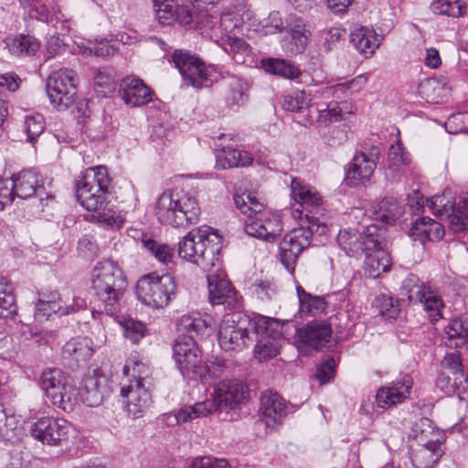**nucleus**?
I'll return each mask as SVG.
<instances>
[{
  "label": "nucleus",
  "mask_w": 468,
  "mask_h": 468,
  "mask_svg": "<svg viewBox=\"0 0 468 468\" xmlns=\"http://www.w3.org/2000/svg\"><path fill=\"white\" fill-rule=\"evenodd\" d=\"M111 177L104 165L89 167L84 170L75 183L78 202L101 223L119 226L122 222L120 214L108 200Z\"/></svg>",
  "instance_id": "1"
},
{
  "label": "nucleus",
  "mask_w": 468,
  "mask_h": 468,
  "mask_svg": "<svg viewBox=\"0 0 468 468\" xmlns=\"http://www.w3.org/2000/svg\"><path fill=\"white\" fill-rule=\"evenodd\" d=\"M222 249V237L208 226H201L190 230L178 243V255L181 259L197 265L204 271L220 266L219 253Z\"/></svg>",
  "instance_id": "2"
},
{
  "label": "nucleus",
  "mask_w": 468,
  "mask_h": 468,
  "mask_svg": "<svg viewBox=\"0 0 468 468\" xmlns=\"http://www.w3.org/2000/svg\"><path fill=\"white\" fill-rule=\"evenodd\" d=\"M234 202L247 216L244 229L248 235L270 242L280 237L283 230L281 216L265 208L253 194L235 195Z\"/></svg>",
  "instance_id": "3"
},
{
  "label": "nucleus",
  "mask_w": 468,
  "mask_h": 468,
  "mask_svg": "<svg viewBox=\"0 0 468 468\" xmlns=\"http://www.w3.org/2000/svg\"><path fill=\"white\" fill-rule=\"evenodd\" d=\"M90 283L106 314L114 315L127 286L122 268L115 261H101L91 271Z\"/></svg>",
  "instance_id": "4"
},
{
  "label": "nucleus",
  "mask_w": 468,
  "mask_h": 468,
  "mask_svg": "<svg viewBox=\"0 0 468 468\" xmlns=\"http://www.w3.org/2000/svg\"><path fill=\"white\" fill-rule=\"evenodd\" d=\"M197 197L190 192L181 197L173 191L162 193L154 204V215L163 224L174 228H185L196 224L200 216Z\"/></svg>",
  "instance_id": "5"
},
{
  "label": "nucleus",
  "mask_w": 468,
  "mask_h": 468,
  "mask_svg": "<svg viewBox=\"0 0 468 468\" xmlns=\"http://www.w3.org/2000/svg\"><path fill=\"white\" fill-rule=\"evenodd\" d=\"M41 382V388L54 406L64 411H71L74 406L82 402L89 407L101 403L102 395L99 382Z\"/></svg>",
  "instance_id": "6"
},
{
  "label": "nucleus",
  "mask_w": 468,
  "mask_h": 468,
  "mask_svg": "<svg viewBox=\"0 0 468 468\" xmlns=\"http://www.w3.org/2000/svg\"><path fill=\"white\" fill-rule=\"evenodd\" d=\"M172 59L185 84L195 89L209 88L219 80L230 76L226 67L206 64L196 55L182 49L175 50Z\"/></svg>",
  "instance_id": "7"
},
{
  "label": "nucleus",
  "mask_w": 468,
  "mask_h": 468,
  "mask_svg": "<svg viewBox=\"0 0 468 468\" xmlns=\"http://www.w3.org/2000/svg\"><path fill=\"white\" fill-rule=\"evenodd\" d=\"M432 432V422L428 418L420 419L410 429L409 438L418 444L410 453L415 468H433L443 454L442 443L439 440L428 439Z\"/></svg>",
  "instance_id": "8"
},
{
  "label": "nucleus",
  "mask_w": 468,
  "mask_h": 468,
  "mask_svg": "<svg viewBox=\"0 0 468 468\" xmlns=\"http://www.w3.org/2000/svg\"><path fill=\"white\" fill-rule=\"evenodd\" d=\"M403 290L410 303L422 305L431 323L443 318L445 303L439 289L431 282H421L417 276L410 274L403 282Z\"/></svg>",
  "instance_id": "9"
},
{
  "label": "nucleus",
  "mask_w": 468,
  "mask_h": 468,
  "mask_svg": "<svg viewBox=\"0 0 468 468\" xmlns=\"http://www.w3.org/2000/svg\"><path fill=\"white\" fill-rule=\"evenodd\" d=\"M176 285L171 275L151 273L143 276L136 284L138 300L154 309L164 308L176 295Z\"/></svg>",
  "instance_id": "10"
},
{
  "label": "nucleus",
  "mask_w": 468,
  "mask_h": 468,
  "mask_svg": "<svg viewBox=\"0 0 468 468\" xmlns=\"http://www.w3.org/2000/svg\"><path fill=\"white\" fill-rule=\"evenodd\" d=\"M430 210L439 218H447L449 227L454 232L468 229V195L456 200L450 190L427 200Z\"/></svg>",
  "instance_id": "11"
},
{
  "label": "nucleus",
  "mask_w": 468,
  "mask_h": 468,
  "mask_svg": "<svg viewBox=\"0 0 468 468\" xmlns=\"http://www.w3.org/2000/svg\"><path fill=\"white\" fill-rule=\"evenodd\" d=\"M77 74L68 68L53 71L47 80V94L50 103L59 111L70 107L77 94Z\"/></svg>",
  "instance_id": "12"
},
{
  "label": "nucleus",
  "mask_w": 468,
  "mask_h": 468,
  "mask_svg": "<svg viewBox=\"0 0 468 468\" xmlns=\"http://www.w3.org/2000/svg\"><path fill=\"white\" fill-rule=\"evenodd\" d=\"M249 318L239 312L224 315L218 330V344L226 351L241 350L252 341L248 334Z\"/></svg>",
  "instance_id": "13"
},
{
  "label": "nucleus",
  "mask_w": 468,
  "mask_h": 468,
  "mask_svg": "<svg viewBox=\"0 0 468 468\" xmlns=\"http://www.w3.org/2000/svg\"><path fill=\"white\" fill-rule=\"evenodd\" d=\"M173 358L184 378H195L202 353L192 335L177 336L173 346Z\"/></svg>",
  "instance_id": "14"
},
{
  "label": "nucleus",
  "mask_w": 468,
  "mask_h": 468,
  "mask_svg": "<svg viewBox=\"0 0 468 468\" xmlns=\"http://www.w3.org/2000/svg\"><path fill=\"white\" fill-rule=\"evenodd\" d=\"M250 388L246 382H218L214 388L212 411H229L248 401Z\"/></svg>",
  "instance_id": "15"
},
{
  "label": "nucleus",
  "mask_w": 468,
  "mask_h": 468,
  "mask_svg": "<svg viewBox=\"0 0 468 468\" xmlns=\"http://www.w3.org/2000/svg\"><path fill=\"white\" fill-rule=\"evenodd\" d=\"M310 244V232L303 224L284 236L280 243L279 257L290 273H293L297 258Z\"/></svg>",
  "instance_id": "16"
},
{
  "label": "nucleus",
  "mask_w": 468,
  "mask_h": 468,
  "mask_svg": "<svg viewBox=\"0 0 468 468\" xmlns=\"http://www.w3.org/2000/svg\"><path fill=\"white\" fill-rule=\"evenodd\" d=\"M379 231L380 229L376 225L368 226L364 233L356 229H344L339 232L337 242L348 256H358L366 250L375 248L378 244Z\"/></svg>",
  "instance_id": "17"
},
{
  "label": "nucleus",
  "mask_w": 468,
  "mask_h": 468,
  "mask_svg": "<svg viewBox=\"0 0 468 468\" xmlns=\"http://www.w3.org/2000/svg\"><path fill=\"white\" fill-rule=\"evenodd\" d=\"M218 149L216 151L217 165L222 169L250 165L253 157L247 151L237 149L232 143L239 141L237 134L222 133L218 137Z\"/></svg>",
  "instance_id": "18"
},
{
  "label": "nucleus",
  "mask_w": 468,
  "mask_h": 468,
  "mask_svg": "<svg viewBox=\"0 0 468 468\" xmlns=\"http://www.w3.org/2000/svg\"><path fill=\"white\" fill-rule=\"evenodd\" d=\"M380 156L378 147H371L368 153L360 152L355 154L346 174V182L350 186H356L368 181L377 168Z\"/></svg>",
  "instance_id": "19"
},
{
  "label": "nucleus",
  "mask_w": 468,
  "mask_h": 468,
  "mask_svg": "<svg viewBox=\"0 0 468 468\" xmlns=\"http://www.w3.org/2000/svg\"><path fill=\"white\" fill-rule=\"evenodd\" d=\"M63 300L58 293H51L47 298H41L36 304L35 316L37 319H48L52 314L69 315L86 308V301L81 297Z\"/></svg>",
  "instance_id": "20"
},
{
  "label": "nucleus",
  "mask_w": 468,
  "mask_h": 468,
  "mask_svg": "<svg viewBox=\"0 0 468 468\" xmlns=\"http://www.w3.org/2000/svg\"><path fill=\"white\" fill-rule=\"evenodd\" d=\"M70 430L71 426L66 420L42 418L32 426L31 434L43 443L60 445L68 441Z\"/></svg>",
  "instance_id": "21"
},
{
  "label": "nucleus",
  "mask_w": 468,
  "mask_h": 468,
  "mask_svg": "<svg viewBox=\"0 0 468 468\" xmlns=\"http://www.w3.org/2000/svg\"><path fill=\"white\" fill-rule=\"evenodd\" d=\"M209 302L215 304H225L229 309L240 307L239 298L237 291L230 282L226 279L225 274L217 272L207 275Z\"/></svg>",
  "instance_id": "22"
},
{
  "label": "nucleus",
  "mask_w": 468,
  "mask_h": 468,
  "mask_svg": "<svg viewBox=\"0 0 468 468\" xmlns=\"http://www.w3.org/2000/svg\"><path fill=\"white\" fill-rule=\"evenodd\" d=\"M121 396L126 399L127 411L133 419L140 418L151 402V396L144 382H129L121 388Z\"/></svg>",
  "instance_id": "23"
},
{
  "label": "nucleus",
  "mask_w": 468,
  "mask_h": 468,
  "mask_svg": "<svg viewBox=\"0 0 468 468\" xmlns=\"http://www.w3.org/2000/svg\"><path fill=\"white\" fill-rule=\"evenodd\" d=\"M120 95L126 105L141 107L153 100V93L144 81L134 77L124 78L120 84Z\"/></svg>",
  "instance_id": "24"
},
{
  "label": "nucleus",
  "mask_w": 468,
  "mask_h": 468,
  "mask_svg": "<svg viewBox=\"0 0 468 468\" xmlns=\"http://www.w3.org/2000/svg\"><path fill=\"white\" fill-rule=\"evenodd\" d=\"M260 412L266 424L281 423L287 415V402L276 391L265 390L261 395Z\"/></svg>",
  "instance_id": "25"
},
{
  "label": "nucleus",
  "mask_w": 468,
  "mask_h": 468,
  "mask_svg": "<svg viewBox=\"0 0 468 468\" xmlns=\"http://www.w3.org/2000/svg\"><path fill=\"white\" fill-rule=\"evenodd\" d=\"M290 186L292 198L303 209L313 211L324 204L320 192L302 178L292 177Z\"/></svg>",
  "instance_id": "26"
},
{
  "label": "nucleus",
  "mask_w": 468,
  "mask_h": 468,
  "mask_svg": "<svg viewBox=\"0 0 468 468\" xmlns=\"http://www.w3.org/2000/svg\"><path fill=\"white\" fill-rule=\"evenodd\" d=\"M296 340L303 345L321 349L330 341L332 328L325 322H312L306 326L299 328L295 335Z\"/></svg>",
  "instance_id": "27"
},
{
  "label": "nucleus",
  "mask_w": 468,
  "mask_h": 468,
  "mask_svg": "<svg viewBox=\"0 0 468 468\" xmlns=\"http://www.w3.org/2000/svg\"><path fill=\"white\" fill-rule=\"evenodd\" d=\"M213 318L207 314L191 312L181 315L176 321V329L182 335L205 337L210 335Z\"/></svg>",
  "instance_id": "28"
},
{
  "label": "nucleus",
  "mask_w": 468,
  "mask_h": 468,
  "mask_svg": "<svg viewBox=\"0 0 468 468\" xmlns=\"http://www.w3.org/2000/svg\"><path fill=\"white\" fill-rule=\"evenodd\" d=\"M94 352L93 342L89 337L78 336L69 340L63 346L62 356L70 367L86 364Z\"/></svg>",
  "instance_id": "29"
},
{
  "label": "nucleus",
  "mask_w": 468,
  "mask_h": 468,
  "mask_svg": "<svg viewBox=\"0 0 468 468\" xmlns=\"http://www.w3.org/2000/svg\"><path fill=\"white\" fill-rule=\"evenodd\" d=\"M383 238L378 234V244L375 248L366 250L365 272L370 278H378L391 267V259L388 252L382 246Z\"/></svg>",
  "instance_id": "30"
},
{
  "label": "nucleus",
  "mask_w": 468,
  "mask_h": 468,
  "mask_svg": "<svg viewBox=\"0 0 468 468\" xmlns=\"http://www.w3.org/2000/svg\"><path fill=\"white\" fill-rule=\"evenodd\" d=\"M282 108L288 112L301 114L298 122L303 126L314 122V111L311 97L303 90H295L283 96Z\"/></svg>",
  "instance_id": "31"
},
{
  "label": "nucleus",
  "mask_w": 468,
  "mask_h": 468,
  "mask_svg": "<svg viewBox=\"0 0 468 468\" xmlns=\"http://www.w3.org/2000/svg\"><path fill=\"white\" fill-rule=\"evenodd\" d=\"M411 386L406 382H389L378 389L375 402L378 408L388 409L403 402L410 394Z\"/></svg>",
  "instance_id": "32"
},
{
  "label": "nucleus",
  "mask_w": 468,
  "mask_h": 468,
  "mask_svg": "<svg viewBox=\"0 0 468 468\" xmlns=\"http://www.w3.org/2000/svg\"><path fill=\"white\" fill-rule=\"evenodd\" d=\"M24 15L31 19L48 23L58 18L57 0H17Z\"/></svg>",
  "instance_id": "33"
},
{
  "label": "nucleus",
  "mask_w": 468,
  "mask_h": 468,
  "mask_svg": "<svg viewBox=\"0 0 468 468\" xmlns=\"http://www.w3.org/2000/svg\"><path fill=\"white\" fill-rule=\"evenodd\" d=\"M444 234V228L440 222L426 217L418 218L410 229V236L412 239L418 240L423 245L427 241L441 239Z\"/></svg>",
  "instance_id": "34"
},
{
  "label": "nucleus",
  "mask_w": 468,
  "mask_h": 468,
  "mask_svg": "<svg viewBox=\"0 0 468 468\" xmlns=\"http://www.w3.org/2000/svg\"><path fill=\"white\" fill-rule=\"evenodd\" d=\"M350 42L365 57L371 56L380 45V39L373 28L356 26L350 33Z\"/></svg>",
  "instance_id": "35"
},
{
  "label": "nucleus",
  "mask_w": 468,
  "mask_h": 468,
  "mask_svg": "<svg viewBox=\"0 0 468 468\" xmlns=\"http://www.w3.org/2000/svg\"><path fill=\"white\" fill-rule=\"evenodd\" d=\"M16 196L26 199L33 197L41 186V176L34 169L20 171L11 179Z\"/></svg>",
  "instance_id": "36"
},
{
  "label": "nucleus",
  "mask_w": 468,
  "mask_h": 468,
  "mask_svg": "<svg viewBox=\"0 0 468 468\" xmlns=\"http://www.w3.org/2000/svg\"><path fill=\"white\" fill-rule=\"evenodd\" d=\"M197 23L204 28V33L214 32L215 37H218V33H232L238 28V19L234 21L231 14H221L219 17L218 14L207 15L205 19L203 16H197Z\"/></svg>",
  "instance_id": "37"
},
{
  "label": "nucleus",
  "mask_w": 468,
  "mask_h": 468,
  "mask_svg": "<svg viewBox=\"0 0 468 468\" xmlns=\"http://www.w3.org/2000/svg\"><path fill=\"white\" fill-rule=\"evenodd\" d=\"M236 365L228 359L220 357H212L208 359L204 366L201 364L196 372V378L200 380H207L208 378H228L234 371Z\"/></svg>",
  "instance_id": "38"
},
{
  "label": "nucleus",
  "mask_w": 468,
  "mask_h": 468,
  "mask_svg": "<svg viewBox=\"0 0 468 468\" xmlns=\"http://www.w3.org/2000/svg\"><path fill=\"white\" fill-rule=\"evenodd\" d=\"M212 412L209 401L197 402L194 406H185L175 414H165V420L168 425L186 422L188 420L206 417Z\"/></svg>",
  "instance_id": "39"
},
{
  "label": "nucleus",
  "mask_w": 468,
  "mask_h": 468,
  "mask_svg": "<svg viewBox=\"0 0 468 468\" xmlns=\"http://www.w3.org/2000/svg\"><path fill=\"white\" fill-rule=\"evenodd\" d=\"M248 325L261 337L260 339H283L282 325L277 319L258 315L249 319Z\"/></svg>",
  "instance_id": "40"
},
{
  "label": "nucleus",
  "mask_w": 468,
  "mask_h": 468,
  "mask_svg": "<svg viewBox=\"0 0 468 468\" xmlns=\"http://www.w3.org/2000/svg\"><path fill=\"white\" fill-rule=\"evenodd\" d=\"M261 66L265 72L289 80H296L302 75L301 69L293 63L276 58H267L261 60Z\"/></svg>",
  "instance_id": "41"
},
{
  "label": "nucleus",
  "mask_w": 468,
  "mask_h": 468,
  "mask_svg": "<svg viewBox=\"0 0 468 468\" xmlns=\"http://www.w3.org/2000/svg\"><path fill=\"white\" fill-rule=\"evenodd\" d=\"M419 94L430 103H439L449 95L448 84L435 78L423 80L418 88Z\"/></svg>",
  "instance_id": "42"
},
{
  "label": "nucleus",
  "mask_w": 468,
  "mask_h": 468,
  "mask_svg": "<svg viewBox=\"0 0 468 468\" xmlns=\"http://www.w3.org/2000/svg\"><path fill=\"white\" fill-rule=\"evenodd\" d=\"M286 26L284 29L291 35L292 39L295 45V52H303L305 48L310 32L306 29V25L303 18L296 15H289L285 20Z\"/></svg>",
  "instance_id": "43"
},
{
  "label": "nucleus",
  "mask_w": 468,
  "mask_h": 468,
  "mask_svg": "<svg viewBox=\"0 0 468 468\" xmlns=\"http://www.w3.org/2000/svg\"><path fill=\"white\" fill-rule=\"evenodd\" d=\"M297 294L301 317L316 316L325 312L327 303L324 298L311 295L301 287L297 288Z\"/></svg>",
  "instance_id": "44"
},
{
  "label": "nucleus",
  "mask_w": 468,
  "mask_h": 468,
  "mask_svg": "<svg viewBox=\"0 0 468 468\" xmlns=\"http://www.w3.org/2000/svg\"><path fill=\"white\" fill-rule=\"evenodd\" d=\"M227 78L229 79V90L226 97V103L229 109L236 111L240 106L244 105L247 101L248 83L245 80L232 74L231 72L230 76Z\"/></svg>",
  "instance_id": "45"
},
{
  "label": "nucleus",
  "mask_w": 468,
  "mask_h": 468,
  "mask_svg": "<svg viewBox=\"0 0 468 468\" xmlns=\"http://www.w3.org/2000/svg\"><path fill=\"white\" fill-rule=\"evenodd\" d=\"M225 50L238 64L250 65L254 61L252 48L242 38L228 36Z\"/></svg>",
  "instance_id": "46"
},
{
  "label": "nucleus",
  "mask_w": 468,
  "mask_h": 468,
  "mask_svg": "<svg viewBox=\"0 0 468 468\" xmlns=\"http://www.w3.org/2000/svg\"><path fill=\"white\" fill-rule=\"evenodd\" d=\"M9 50L16 56H34L40 48V42L30 35L20 34L8 43Z\"/></svg>",
  "instance_id": "47"
},
{
  "label": "nucleus",
  "mask_w": 468,
  "mask_h": 468,
  "mask_svg": "<svg viewBox=\"0 0 468 468\" xmlns=\"http://www.w3.org/2000/svg\"><path fill=\"white\" fill-rule=\"evenodd\" d=\"M16 313L13 286L5 278H0V319L12 318Z\"/></svg>",
  "instance_id": "48"
},
{
  "label": "nucleus",
  "mask_w": 468,
  "mask_h": 468,
  "mask_svg": "<svg viewBox=\"0 0 468 468\" xmlns=\"http://www.w3.org/2000/svg\"><path fill=\"white\" fill-rule=\"evenodd\" d=\"M430 7L435 15L452 17L463 16L466 10L461 0H434Z\"/></svg>",
  "instance_id": "49"
},
{
  "label": "nucleus",
  "mask_w": 468,
  "mask_h": 468,
  "mask_svg": "<svg viewBox=\"0 0 468 468\" xmlns=\"http://www.w3.org/2000/svg\"><path fill=\"white\" fill-rule=\"evenodd\" d=\"M445 333L450 340H458L454 346L456 347H463V342H465L468 336V314H461L454 318L446 326Z\"/></svg>",
  "instance_id": "50"
},
{
  "label": "nucleus",
  "mask_w": 468,
  "mask_h": 468,
  "mask_svg": "<svg viewBox=\"0 0 468 468\" xmlns=\"http://www.w3.org/2000/svg\"><path fill=\"white\" fill-rule=\"evenodd\" d=\"M375 306L378 314L387 321L396 320L400 312L399 301L387 294H380L376 297Z\"/></svg>",
  "instance_id": "51"
},
{
  "label": "nucleus",
  "mask_w": 468,
  "mask_h": 468,
  "mask_svg": "<svg viewBox=\"0 0 468 468\" xmlns=\"http://www.w3.org/2000/svg\"><path fill=\"white\" fill-rule=\"evenodd\" d=\"M116 80L115 74L109 69H100L97 70L94 77V89L95 91L106 97L115 90Z\"/></svg>",
  "instance_id": "52"
},
{
  "label": "nucleus",
  "mask_w": 468,
  "mask_h": 468,
  "mask_svg": "<svg viewBox=\"0 0 468 468\" xmlns=\"http://www.w3.org/2000/svg\"><path fill=\"white\" fill-rule=\"evenodd\" d=\"M142 243L158 261L165 264L172 261L174 258V248L147 237L143 238Z\"/></svg>",
  "instance_id": "53"
},
{
  "label": "nucleus",
  "mask_w": 468,
  "mask_h": 468,
  "mask_svg": "<svg viewBox=\"0 0 468 468\" xmlns=\"http://www.w3.org/2000/svg\"><path fill=\"white\" fill-rule=\"evenodd\" d=\"M123 376L131 380H145L150 377V368L145 363L130 357L123 367Z\"/></svg>",
  "instance_id": "54"
},
{
  "label": "nucleus",
  "mask_w": 468,
  "mask_h": 468,
  "mask_svg": "<svg viewBox=\"0 0 468 468\" xmlns=\"http://www.w3.org/2000/svg\"><path fill=\"white\" fill-rule=\"evenodd\" d=\"M24 130L27 141L34 143L45 130V120L40 113H32L25 117Z\"/></svg>",
  "instance_id": "55"
},
{
  "label": "nucleus",
  "mask_w": 468,
  "mask_h": 468,
  "mask_svg": "<svg viewBox=\"0 0 468 468\" xmlns=\"http://www.w3.org/2000/svg\"><path fill=\"white\" fill-rule=\"evenodd\" d=\"M79 51L83 55H95L97 57H107L113 55L116 48L108 40L90 42L88 45L81 43L78 45Z\"/></svg>",
  "instance_id": "56"
},
{
  "label": "nucleus",
  "mask_w": 468,
  "mask_h": 468,
  "mask_svg": "<svg viewBox=\"0 0 468 468\" xmlns=\"http://www.w3.org/2000/svg\"><path fill=\"white\" fill-rule=\"evenodd\" d=\"M282 339H259L255 346L256 356L261 359H269L277 356L281 348V341Z\"/></svg>",
  "instance_id": "57"
},
{
  "label": "nucleus",
  "mask_w": 468,
  "mask_h": 468,
  "mask_svg": "<svg viewBox=\"0 0 468 468\" xmlns=\"http://www.w3.org/2000/svg\"><path fill=\"white\" fill-rule=\"evenodd\" d=\"M156 18L162 25H170L175 21L178 5L176 1L166 2L162 4H154Z\"/></svg>",
  "instance_id": "58"
},
{
  "label": "nucleus",
  "mask_w": 468,
  "mask_h": 468,
  "mask_svg": "<svg viewBox=\"0 0 468 468\" xmlns=\"http://www.w3.org/2000/svg\"><path fill=\"white\" fill-rule=\"evenodd\" d=\"M314 112H317V122L320 123L326 124L342 119V109L337 102H330L325 108L316 107Z\"/></svg>",
  "instance_id": "59"
},
{
  "label": "nucleus",
  "mask_w": 468,
  "mask_h": 468,
  "mask_svg": "<svg viewBox=\"0 0 468 468\" xmlns=\"http://www.w3.org/2000/svg\"><path fill=\"white\" fill-rule=\"evenodd\" d=\"M124 335L133 344H138L146 335L147 329L140 321L129 319L123 323Z\"/></svg>",
  "instance_id": "60"
},
{
  "label": "nucleus",
  "mask_w": 468,
  "mask_h": 468,
  "mask_svg": "<svg viewBox=\"0 0 468 468\" xmlns=\"http://www.w3.org/2000/svg\"><path fill=\"white\" fill-rule=\"evenodd\" d=\"M409 157L400 144L390 146L388 154V165L392 170H399L401 165L409 164Z\"/></svg>",
  "instance_id": "61"
},
{
  "label": "nucleus",
  "mask_w": 468,
  "mask_h": 468,
  "mask_svg": "<svg viewBox=\"0 0 468 468\" xmlns=\"http://www.w3.org/2000/svg\"><path fill=\"white\" fill-rule=\"evenodd\" d=\"M229 463L225 459L212 456H198L193 458L187 468H228Z\"/></svg>",
  "instance_id": "62"
},
{
  "label": "nucleus",
  "mask_w": 468,
  "mask_h": 468,
  "mask_svg": "<svg viewBox=\"0 0 468 468\" xmlns=\"http://www.w3.org/2000/svg\"><path fill=\"white\" fill-rule=\"evenodd\" d=\"M336 362L331 356H325L317 366L316 380H330L335 377Z\"/></svg>",
  "instance_id": "63"
},
{
  "label": "nucleus",
  "mask_w": 468,
  "mask_h": 468,
  "mask_svg": "<svg viewBox=\"0 0 468 468\" xmlns=\"http://www.w3.org/2000/svg\"><path fill=\"white\" fill-rule=\"evenodd\" d=\"M284 23L279 12L273 11L262 22V33L264 35L275 34L284 29Z\"/></svg>",
  "instance_id": "64"
}]
</instances>
